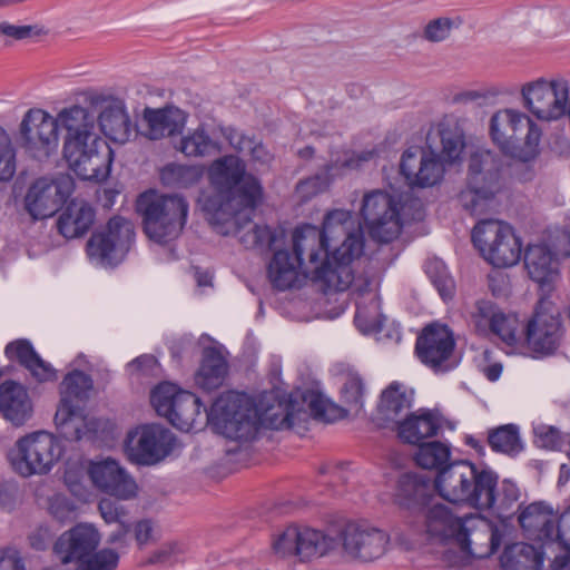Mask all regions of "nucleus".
<instances>
[{"mask_svg":"<svg viewBox=\"0 0 570 570\" xmlns=\"http://www.w3.org/2000/svg\"><path fill=\"white\" fill-rule=\"evenodd\" d=\"M363 230L350 210L330 212L320 229L312 225L297 227L293 233L292 255L305 276L322 284L327 292H343L354 281L353 262L363 254Z\"/></svg>","mask_w":570,"mask_h":570,"instance_id":"f257e3e1","label":"nucleus"},{"mask_svg":"<svg viewBox=\"0 0 570 570\" xmlns=\"http://www.w3.org/2000/svg\"><path fill=\"white\" fill-rule=\"evenodd\" d=\"M305 416L292 395L279 396L274 391L264 392L258 400L243 393H225L215 400L210 414L217 432L237 441L252 440L261 428L289 430Z\"/></svg>","mask_w":570,"mask_h":570,"instance_id":"f03ea898","label":"nucleus"},{"mask_svg":"<svg viewBox=\"0 0 570 570\" xmlns=\"http://www.w3.org/2000/svg\"><path fill=\"white\" fill-rule=\"evenodd\" d=\"M434 488L445 501L480 511L509 510L520 498L515 482L504 479L490 468L468 460H456L445 465L434 478Z\"/></svg>","mask_w":570,"mask_h":570,"instance_id":"7ed1b4c3","label":"nucleus"},{"mask_svg":"<svg viewBox=\"0 0 570 570\" xmlns=\"http://www.w3.org/2000/svg\"><path fill=\"white\" fill-rule=\"evenodd\" d=\"M58 127L66 130L63 157L83 180H105L110 173L112 150L97 132V118L87 108L75 105L57 115Z\"/></svg>","mask_w":570,"mask_h":570,"instance_id":"20e7f679","label":"nucleus"},{"mask_svg":"<svg viewBox=\"0 0 570 570\" xmlns=\"http://www.w3.org/2000/svg\"><path fill=\"white\" fill-rule=\"evenodd\" d=\"M208 177L225 199L218 210L233 215L238 232L245 227L239 224L242 218L250 225L252 214L262 198V186L256 177L246 173L245 161L235 155L219 157L209 166Z\"/></svg>","mask_w":570,"mask_h":570,"instance_id":"39448f33","label":"nucleus"},{"mask_svg":"<svg viewBox=\"0 0 570 570\" xmlns=\"http://www.w3.org/2000/svg\"><path fill=\"white\" fill-rule=\"evenodd\" d=\"M145 234L158 244L177 239L187 222L189 205L178 194L142 193L136 204Z\"/></svg>","mask_w":570,"mask_h":570,"instance_id":"423d86ee","label":"nucleus"},{"mask_svg":"<svg viewBox=\"0 0 570 570\" xmlns=\"http://www.w3.org/2000/svg\"><path fill=\"white\" fill-rule=\"evenodd\" d=\"M501 158L491 150L479 148L469 159L466 186L459 202L471 215L487 213L500 190Z\"/></svg>","mask_w":570,"mask_h":570,"instance_id":"0eeeda50","label":"nucleus"},{"mask_svg":"<svg viewBox=\"0 0 570 570\" xmlns=\"http://www.w3.org/2000/svg\"><path fill=\"white\" fill-rule=\"evenodd\" d=\"M490 136L504 154L529 161L538 154L541 130L525 114L507 108L492 115Z\"/></svg>","mask_w":570,"mask_h":570,"instance_id":"6e6552de","label":"nucleus"},{"mask_svg":"<svg viewBox=\"0 0 570 570\" xmlns=\"http://www.w3.org/2000/svg\"><path fill=\"white\" fill-rule=\"evenodd\" d=\"M150 401L160 416L166 417L181 431L188 432L207 423L217 431V426L210 417L213 405L207 411L199 397L191 392L181 391L170 383H161L151 392Z\"/></svg>","mask_w":570,"mask_h":570,"instance_id":"1a4fd4ad","label":"nucleus"},{"mask_svg":"<svg viewBox=\"0 0 570 570\" xmlns=\"http://www.w3.org/2000/svg\"><path fill=\"white\" fill-rule=\"evenodd\" d=\"M62 452L61 442L53 434L38 431L20 438L9 459L13 470L27 478L48 473Z\"/></svg>","mask_w":570,"mask_h":570,"instance_id":"9d476101","label":"nucleus"},{"mask_svg":"<svg viewBox=\"0 0 570 570\" xmlns=\"http://www.w3.org/2000/svg\"><path fill=\"white\" fill-rule=\"evenodd\" d=\"M502 534L499 528L490 520L476 514L463 518L454 549L459 554L448 548L443 551L444 559L451 564L463 563L466 558H488L492 556L501 544Z\"/></svg>","mask_w":570,"mask_h":570,"instance_id":"9b49d317","label":"nucleus"},{"mask_svg":"<svg viewBox=\"0 0 570 570\" xmlns=\"http://www.w3.org/2000/svg\"><path fill=\"white\" fill-rule=\"evenodd\" d=\"M472 240L482 256L495 267H510L521 258V240L513 228L498 219H481L472 230Z\"/></svg>","mask_w":570,"mask_h":570,"instance_id":"f8f14e48","label":"nucleus"},{"mask_svg":"<svg viewBox=\"0 0 570 570\" xmlns=\"http://www.w3.org/2000/svg\"><path fill=\"white\" fill-rule=\"evenodd\" d=\"M175 442V435L165 426L144 424L127 433L124 450L130 462L154 465L173 452Z\"/></svg>","mask_w":570,"mask_h":570,"instance_id":"ddd939ff","label":"nucleus"},{"mask_svg":"<svg viewBox=\"0 0 570 570\" xmlns=\"http://www.w3.org/2000/svg\"><path fill=\"white\" fill-rule=\"evenodd\" d=\"M521 94L524 107L541 120H557L567 114L570 86L562 77L525 83Z\"/></svg>","mask_w":570,"mask_h":570,"instance_id":"4468645a","label":"nucleus"},{"mask_svg":"<svg viewBox=\"0 0 570 570\" xmlns=\"http://www.w3.org/2000/svg\"><path fill=\"white\" fill-rule=\"evenodd\" d=\"M361 216L370 236L380 243H390L397 238L402 230L400 203L390 194L372 190L364 195Z\"/></svg>","mask_w":570,"mask_h":570,"instance_id":"2eb2a0df","label":"nucleus"},{"mask_svg":"<svg viewBox=\"0 0 570 570\" xmlns=\"http://www.w3.org/2000/svg\"><path fill=\"white\" fill-rule=\"evenodd\" d=\"M134 236V227L128 219L112 217L105 229L91 235L87 243V254L98 265H117L128 252Z\"/></svg>","mask_w":570,"mask_h":570,"instance_id":"dca6fc26","label":"nucleus"},{"mask_svg":"<svg viewBox=\"0 0 570 570\" xmlns=\"http://www.w3.org/2000/svg\"><path fill=\"white\" fill-rule=\"evenodd\" d=\"M58 120L42 109L26 112L19 127V145L33 158H48L58 148Z\"/></svg>","mask_w":570,"mask_h":570,"instance_id":"f3484780","label":"nucleus"},{"mask_svg":"<svg viewBox=\"0 0 570 570\" xmlns=\"http://www.w3.org/2000/svg\"><path fill=\"white\" fill-rule=\"evenodd\" d=\"M561 336L562 326L558 309L551 301L541 298L525 327L529 348L540 355H550L558 348Z\"/></svg>","mask_w":570,"mask_h":570,"instance_id":"a211bd4d","label":"nucleus"},{"mask_svg":"<svg viewBox=\"0 0 570 570\" xmlns=\"http://www.w3.org/2000/svg\"><path fill=\"white\" fill-rule=\"evenodd\" d=\"M73 181L70 176L60 175L53 179L41 177L29 188L26 208L35 219L52 216L71 195Z\"/></svg>","mask_w":570,"mask_h":570,"instance_id":"6ab92c4d","label":"nucleus"},{"mask_svg":"<svg viewBox=\"0 0 570 570\" xmlns=\"http://www.w3.org/2000/svg\"><path fill=\"white\" fill-rule=\"evenodd\" d=\"M454 346L453 333L448 326L431 324L417 337L415 351L421 362L435 372H448L455 366Z\"/></svg>","mask_w":570,"mask_h":570,"instance_id":"aec40b11","label":"nucleus"},{"mask_svg":"<svg viewBox=\"0 0 570 570\" xmlns=\"http://www.w3.org/2000/svg\"><path fill=\"white\" fill-rule=\"evenodd\" d=\"M344 552L363 562L382 557L390 542V535L382 529L367 523H348L341 533Z\"/></svg>","mask_w":570,"mask_h":570,"instance_id":"412c9836","label":"nucleus"},{"mask_svg":"<svg viewBox=\"0 0 570 570\" xmlns=\"http://www.w3.org/2000/svg\"><path fill=\"white\" fill-rule=\"evenodd\" d=\"M91 389V377L81 371H73L67 374L61 383L62 397L56 412L55 421L58 425L73 429L76 440H80L82 438L80 429L82 419L80 415V407L75 404V400H85Z\"/></svg>","mask_w":570,"mask_h":570,"instance_id":"4be33fe9","label":"nucleus"},{"mask_svg":"<svg viewBox=\"0 0 570 570\" xmlns=\"http://www.w3.org/2000/svg\"><path fill=\"white\" fill-rule=\"evenodd\" d=\"M444 163L434 151L415 147L403 153L400 170L409 186L432 187L443 179Z\"/></svg>","mask_w":570,"mask_h":570,"instance_id":"5701e85b","label":"nucleus"},{"mask_svg":"<svg viewBox=\"0 0 570 570\" xmlns=\"http://www.w3.org/2000/svg\"><path fill=\"white\" fill-rule=\"evenodd\" d=\"M91 106L99 108L97 118L100 130L111 141L126 144L135 134V126L126 110L124 100L96 94L90 97Z\"/></svg>","mask_w":570,"mask_h":570,"instance_id":"b1692460","label":"nucleus"},{"mask_svg":"<svg viewBox=\"0 0 570 570\" xmlns=\"http://www.w3.org/2000/svg\"><path fill=\"white\" fill-rule=\"evenodd\" d=\"M100 543L99 531L89 523H78L53 543V553L62 564L78 563L90 557Z\"/></svg>","mask_w":570,"mask_h":570,"instance_id":"393cba45","label":"nucleus"},{"mask_svg":"<svg viewBox=\"0 0 570 570\" xmlns=\"http://www.w3.org/2000/svg\"><path fill=\"white\" fill-rule=\"evenodd\" d=\"M88 474L96 488L117 499L129 500L137 494L135 480L116 460L91 462Z\"/></svg>","mask_w":570,"mask_h":570,"instance_id":"a878e982","label":"nucleus"},{"mask_svg":"<svg viewBox=\"0 0 570 570\" xmlns=\"http://www.w3.org/2000/svg\"><path fill=\"white\" fill-rule=\"evenodd\" d=\"M518 521L529 539L541 542L542 548L554 550L558 517L551 505L544 502H533L520 507Z\"/></svg>","mask_w":570,"mask_h":570,"instance_id":"bb28decb","label":"nucleus"},{"mask_svg":"<svg viewBox=\"0 0 570 570\" xmlns=\"http://www.w3.org/2000/svg\"><path fill=\"white\" fill-rule=\"evenodd\" d=\"M463 523L444 504L431 507L424 515L425 532L431 540L440 541L454 550V544Z\"/></svg>","mask_w":570,"mask_h":570,"instance_id":"cd10ccee","label":"nucleus"},{"mask_svg":"<svg viewBox=\"0 0 570 570\" xmlns=\"http://www.w3.org/2000/svg\"><path fill=\"white\" fill-rule=\"evenodd\" d=\"M0 412L13 425L24 424L32 414V403L27 390L13 381L0 384Z\"/></svg>","mask_w":570,"mask_h":570,"instance_id":"c85d7f7f","label":"nucleus"},{"mask_svg":"<svg viewBox=\"0 0 570 570\" xmlns=\"http://www.w3.org/2000/svg\"><path fill=\"white\" fill-rule=\"evenodd\" d=\"M557 259L552 250L542 243L529 244L524 250V266L531 279L542 288L549 287L558 276Z\"/></svg>","mask_w":570,"mask_h":570,"instance_id":"c756f323","label":"nucleus"},{"mask_svg":"<svg viewBox=\"0 0 570 570\" xmlns=\"http://www.w3.org/2000/svg\"><path fill=\"white\" fill-rule=\"evenodd\" d=\"M4 353L10 361H16L26 367L38 382H49L57 379L56 370L39 356L27 340H17L9 343Z\"/></svg>","mask_w":570,"mask_h":570,"instance_id":"7c9ffc66","label":"nucleus"},{"mask_svg":"<svg viewBox=\"0 0 570 570\" xmlns=\"http://www.w3.org/2000/svg\"><path fill=\"white\" fill-rule=\"evenodd\" d=\"M271 284L278 291L296 287L302 279L308 278L303 273V266L286 250L274 253L267 268Z\"/></svg>","mask_w":570,"mask_h":570,"instance_id":"2f4dec72","label":"nucleus"},{"mask_svg":"<svg viewBox=\"0 0 570 570\" xmlns=\"http://www.w3.org/2000/svg\"><path fill=\"white\" fill-rule=\"evenodd\" d=\"M95 209L82 199H72L58 218L57 227L66 238L85 235L95 222Z\"/></svg>","mask_w":570,"mask_h":570,"instance_id":"473e14b6","label":"nucleus"},{"mask_svg":"<svg viewBox=\"0 0 570 570\" xmlns=\"http://www.w3.org/2000/svg\"><path fill=\"white\" fill-rule=\"evenodd\" d=\"M356 286L360 299L356 301L355 324L363 332L380 330L382 325L381 303L376 293L368 289L370 282L355 279L351 286Z\"/></svg>","mask_w":570,"mask_h":570,"instance_id":"72a5a7b5","label":"nucleus"},{"mask_svg":"<svg viewBox=\"0 0 570 570\" xmlns=\"http://www.w3.org/2000/svg\"><path fill=\"white\" fill-rule=\"evenodd\" d=\"M144 119L147 122L145 136L151 140L161 139L179 132L185 126V115L176 107L146 109Z\"/></svg>","mask_w":570,"mask_h":570,"instance_id":"f704fd0d","label":"nucleus"},{"mask_svg":"<svg viewBox=\"0 0 570 570\" xmlns=\"http://www.w3.org/2000/svg\"><path fill=\"white\" fill-rule=\"evenodd\" d=\"M441 428L440 417L430 411L412 414L399 424V435L411 444H422L424 439L438 434Z\"/></svg>","mask_w":570,"mask_h":570,"instance_id":"c9c22d12","label":"nucleus"},{"mask_svg":"<svg viewBox=\"0 0 570 570\" xmlns=\"http://www.w3.org/2000/svg\"><path fill=\"white\" fill-rule=\"evenodd\" d=\"M542 547L517 542L505 547L500 563L503 570H540L543 564Z\"/></svg>","mask_w":570,"mask_h":570,"instance_id":"e433bc0d","label":"nucleus"},{"mask_svg":"<svg viewBox=\"0 0 570 570\" xmlns=\"http://www.w3.org/2000/svg\"><path fill=\"white\" fill-rule=\"evenodd\" d=\"M227 373V362L216 347H206L203 360L196 373L195 381L198 386L210 391L222 385Z\"/></svg>","mask_w":570,"mask_h":570,"instance_id":"4c0bfd02","label":"nucleus"},{"mask_svg":"<svg viewBox=\"0 0 570 570\" xmlns=\"http://www.w3.org/2000/svg\"><path fill=\"white\" fill-rule=\"evenodd\" d=\"M431 491V482L423 474L405 473L397 482L395 499L402 507L423 504Z\"/></svg>","mask_w":570,"mask_h":570,"instance_id":"58836bf2","label":"nucleus"},{"mask_svg":"<svg viewBox=\"0 0 570 570\" xmlns=\"http://www.w3.org/2000/svg\"><path fill=\"white\" fill-rule=\"evenodd\" d=\"M410 406L411 399L404 385L393 382L382 392L377 410L382 420L400 424L401 414Z\"/></svg>","mask_w":570,"mask_h":570,"instance_id":"ea45409f","label":"nucleus"},{"mask_svg":"<svg viewBox=\"0 0 570 570\" xmlns=\"http://www.w3.org/2000/svg\"><path fill=\"white\" fill-rule=\"evenodd\" d=\"M438 135L441 140L443 161L454 164L461 159L465 147L464 132L456 121L444 120L439 124Z\"/></svg>","mask_w":570,"mask_h":570,"instance_id":"a19ab883","label":"nucleus"},{"mask_svg":"<svg viewBox=\"0 0 570 570\" xmlns=\"http://www.w3.org/2000/svg\"><path fill=\"white\" fill-rule=\"evenodd\" d=\"M176 148L186 157H207L220 151L219 144L208 135L204 126L188 131Z\"/></svg>","mask_w":570,"mask_h":570,"instance_id":"79ce46f5","label":"nucleus"},{"mask_svg":"<svg viewBox=\"0 0 570 570\" xmlns=\"http://www.w3.org/2000/svg\"><path fill=\"white\" fill-rule=\"evenodd\" d=\"M225 139L237 153L249 155L254 163L267 165L272 161L271 151L255 137L246 136L234 128H226L223 131Z\"/></svg>","mask_w":570,"mask_h":570,"instance_id":"37998d69","label":"nucleus"},{"mask_svg":"<svg viewBox=\"0 0 570 570\" xmlns=\"http://www.w3.org/2000/svg\"><path fill=\"white\" fill-rule=\"evenodd\" d=\"M204 175V168L198 165L168 164L160 171V179L165 186L173 188H188L196 185Z\"/></svg>","mask_w":570,"mask_h":570,"instance_id":"c03bdc74","label":"nucleus"},{"mask_svg":"<svg viewBox=\"0 0 570 570\" xmlns=\"http://www.w3.org/2000/svg\"><path fill=\"white\" fill-rule=\"evenodd\" d=\"M488 442L493 451L510 456H515L523 450L519 428L514 424L502 425L490 431Z\"/></svg>","mask_w":570,"mask_h":570,"instance_id":"a18cd8bd","label":"nucleus"},{"mask_svg":"<svg viewBox=\"0 0 570 570\" xmlns=\"http://www.w3.org/2000/svg\"><path fill=\"white\" fill-rule=\"evenodd\" d=\"M451 449L440 441L422 443L415 453L416 463L423 469H434L438 472L450 464Z\"/></svg>","mask_w":570,"mask_h":570,"instance_id":"49530a36","label":"nucleus"},{"mask_svg":"<svg viewBox=\"0 0 570 570\" xmlns=\"http://www.w3.org/2000/svg\"><path fill=\"white\" fill-rule=\"evenodd\" d=\"M298 558L301 560L323 556L332 546V539L321 531L299 528Z\"/></svg>","mask_w":570,"mask_h":570,"instance_id":"de8ad7c7","label":"nucleus"},{"mask_svg":"<svg viewBox=\"0 0 570 570\" xmlns=\"http://www.w3.org/2000/svg\"><path fill=\"white\" fill-rule=\"evenodd\" d=\"M365 385L357 373H348L341 389V400L347 412L358 413L363 407Z\"/></svg>","mask_w":570,"mask_h":570,"instance_id":"09e8293b","label":"nucleus"},{"mask_svg":"<svg viewBox=\"0 0 570 570\" xmlns=\"http://www.w3.org/2000/svg\"><path fill=\"white\" fill-rule=\"evenodd\" d=\"M425 272L443 299L453 296L455 288L454 281L442 261H429L425 264Z\"/></svg>","mask_w":570,"mask_h":570,"instance_id":"8fccbe9b","label":"nucleus"},{"mask_svg":"<svg viewBox=\"0 0 570 570\" xmlns=\"http://www.w3.org/2000/svg\"><path fill=\"white\" fill-rule=\"evenodd\" d=\"M297 397L301 400V405L298 404V407L302 411H305L306 414L308 411L309 415L314 419H320L327 422L332 421V416L327 413L332 405L323 396L322 393L314 390H305L301 392L299 395H297L294 400L297 401Z\"/></svg>","mask_w":570,"mask_h":570,"instance_id":"3c124183","label":"nucleus"},{"mask_svg":"<svg viewBox=\"0 0 570 570\" xmlns=\"http://www.w3.org/2000/svg\"><path fill=\"white\" fill-rule=\"evenodd\" d=\"M498 315L499 312L495 311L491 301L480 299L474 303L470 312V322L479 334L489 335Z\"/></svg>","mask_w":570,"mask_h":570,"instance_id":"603ef678","label":"nucleus"},{"mask_svg":"<svg viewBox=\"0 0 570 570\" xmlns=\"http://www.w3.org/2000/svg\"><path fill=\"white\" fill-rule=\"evenodd\" d=\"M118 562L119 554L110 548H104L79 561L75 570H116Z\"/></svg>","mask_w":570,"mask_h":570,"instance_id":"864d4df0","label":"nucleus"},{"mask_svg":"<svg viewBox=\"0 0 570 570\" xmlns=\"http://www.w3.org/2000/svg\"><path fill=\"white\" fill-rule=\"evenodd\" d=\"M16 171V153L9 134L0 127V180H9Z\"/></svg>","mask_w":570,"mask_h":570,"instance_id":"5fc2aeb1","label":"nucleus"},{"mask_svg":"<svg viewBox=\"0 0 570 570\" xmlns=\"http://www.w3.org/2000/svg\"><path fill=\"white\" fill-rule=\"evenodd\" d=\"M490 333L497 335L507 345L513 346L519 341L518 320L513 316L499 313L491 326Z\"/></svg>","mask_w":570,"mask_h":570,"instance_id":"6e6d98bb","label":"nucleus"},{"mask_svg":"<svg viewBox=\"0 0 570 570\" xmlns=\"http://www.w3.org/2000/svg\"><path fill=\"white\" fill-rule=\"evenodd\" d=\"M299 528L288 527L273 543L275 554L287 558L298 557Z\"/></svg>","mask_w":570,"mask_h":570,"instance_id":"4d7b16f0","label":"nucleus"},{"mask_svg":"<svg viewBox=\"0 0 570 570\" xmlns=\"http://www.w3.org/2000/svg\"><path fill=\"white\" fill-rule=\"evenodd\" d=\"M40 32L37 26L13 24L7 20H0V38H3L6 45L39 36Z\"/></svg>","mask_w":570,"mask_h":570,"instance_id":"13d9d810","label":"nucleus"},{"mask_svg":"<svg viewBox=\"0 0 570 570\" xmlns=\"http://www.w3.org/2000/svg\"><path fill=\"white\" fill-rule=\"evenodd\" d=\"M534 434L538 444L549 450H562L570 438L568 434H562L557 428L543 424L534 429Z\"/></svg>","mask_w":570,"mask_h":570,"instance_id":"bf43d9fd","label":"nucleus"},{"mask_svg":"<svg viewBox=\"0 0 570 570\" xmlns=\"http://www.w3.org/2000/svg\"><path fill=\"white\" fill-rule=\"evenodd\" d=\"M184 552L177 542H168L157 549L146 561L147 564H173Z\"/></svg>","mask_w":570,"mask_h":570,"instance_id":"052dcab7","label":"nucleus"},{"mask_svg":"<svg viewBox=\"0 0 570 570\" xmlns=\"http://www.w3.org/2000/svg\"><path fill=\"white\" fill-rule=\"evenodd\" d=\"M98 510L107 523H119L125 521L128 514L124 505L108 498L99 501Z\"/></svg>","mask_w":570,"mask_h":570,"instance_id":"680f3d73","label":"nucleus"},{"mask_svg":"<svg viewBox=\"0 0 570 570\" xmlns=\"http://www.w3.org/2000/svg\"><path fill=\"white\" fill-rule=\"evenodd\" d=\"M452 21L449 18H438L430 21L424 29V38L432 42L443 41L450 36Z\"/></svg>","mask_w":570,"mask_h":570,"instance_id":"e2e57ef3","label":"nucleus"},{"mask_svg":"<svg viewBox=\"0 0 570 570\" xmlns=\"http://www.w3.org/2000/svg\"><path fill=\"white\" fill-rule=\"evenodd\" d=\"M132 532L138 547L141 548L155 539L156 527L153 520L142 519L134 524Z\"/></svg>","mask_w":570,"mask_h":570,"instance_id":"0e129e2a","label":"nucleus"},{"mask_svg":"<svg viewBox=\"0 0 570 570\" xmlns=\"http://www.w3.org/2000/svg\"><path fill=\"white\" fill-rule=\"evenodd\" d=\"M242 242H244L246 246H258L265 243L271 245L274 242V237L268 227L253 224L250 232L245 237H242Z\"/></svg>","mask_w":570,"mask_h":570,"instance_id":"69168bd1","label":"nucleus"},{"mask_svg":"<svg viewBox=\"0 0 570 570\" xmlns=\"http://www.w3.org/2000/svg\"><path fill=\"white\" fill-rule=\"evenodd\" d=\"M554 548L570 547V509L566 511L556 523Z\"/></svg>","mask_w":570,"mask_h":570,"instance_id":"338daca9","label":"nucleus"},{"mask_svg":"<svg viewBox=\"0 0 570 570\" xmlns=\"http://www.w3.org/2000/svg\"><path fill=\"white\" fill-rule=\"evenodd\" d=\"M0 570H26L18 550L13 548L0 550Z\"/></svg>","mask_w":570,"mask_h":570,"instance_id":"774afa93","label":"nucleus"}]
</instances>
